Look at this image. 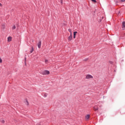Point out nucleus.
<instances>
[{
  "label": "nucleus",
  "instance_id": "obj_1",
  "mask_svg": "<svg viewBox=\"0 0 125 125\" xmlns=\"http://www.w3.org/2000/svg\"><path fill=\"white\" fill-rule=\"evenodd\" d=\"M85 79L87 80H89V79H93V76L90 74H88L85 76Z\"/></svg>",
  "mask_w": 125,
  "mask_h": 125
},
{
  "label": "nucleus",
  "instance_id": "obj_2",
  "mask_svg": "<svg viewBox=\"0 0 125 125\" xmlns=\"http://www.w3.org/2000/svg\"><path fill=\"white\" fill-rule=\"evenodd\" d=\"M72 39H73V36L71 34L68 37V41H69V42H71V41H72Z\"/></svg>",
  "mask_w": 125,
  "mask_h": 125
},
{
  "label": "nucleus",
  "instance_id": "obj_3",
  "mask_svg": "<svg viewBox=\"0 0 125 125\" xmlns=\"http://www.w3.org/2000/svg\"><path fill=\"white\" fill-rule=\"evenodd\" d=\"M49 72L48 70H45L43 72V75H49Z\"/></svg>",
  "mask_w": 125,
  "mask_h": 125
},
{
  "label": "nucleus",
  "instance_id": "obj_4",
  "mask_svg": "<svg viewBox=\"0 0 125 125\" xmlns=\"http://www.w3.org/2000/svg\"><path fill=\"white\" fill-rule=\"evenodd\" d=\"M42 46V41H40L38 43V48H41V46Z\"/></svg>",
  "mask_w": 125,
  "mask_h": 125
},
{
  "label": "nucleus",
  "instance_id": "obj_5",
  "mask_svg": "<svg viewBox=\"0 0 125 125\" xmlns=\"http://www.w3.org/2000/svg\"><path fill=\"white\" fill-rule=\"evenodd\" d=\"M7 40H8V42H11V41H12V37H11L10 36L8 37L7 38Z\"/></svg>",
  "mask_w": 125,
  "mask_h": 125
},
{
  "label": "nucleus",
  "instance_id": "obj_6",
  "mask_svg": "<svg viewBox=\"0 0 125 125\" xmlns=\"http://www.w3.org/2000/svg\"><path fill=\"white\" fill-rule=\"evenodd\" d=\"M94 111H98V106L97 105H95L94 106Z\"/></svg>",
  "mask_w": 125,
  "mask_h": 125
},
{
  "label": "nucleus",
  "instance_id": "obj_7",
  "mask_svg": "<svg viewBox=\"0 0 125 125\" xmlns=\"http://www.w3.org/2000/svg\"><path fill=\"white\" fill-rule=\"evenodd\" d=\"M90 116L89 115H87L86 116H85V120L86 121H88V119H89Z\"/></svg>",
  "mask_w": 125,
  "mask_h": 125
},
{
  "label": "nucleus",
  "instance_id": "obj_8",
  "mask_svg": "<svg viewBox=\"0 0 125 125\" xmlns=\"http://www.w3.org/2000/svg\"><path fill=\"white\" fill-rule=\"evenodd\" d=\"M76 34H78V32L75 31L74 32V37H73L74 39H76Z\"/></svg>",
  "mask_w": 125,
  "mask_h": 125
},
{
  "label": "nucleus",
  "instance_id": "obj_9",
  "mask_svg": "<svg viewBox=\"0 0 125 125\" xmlns=\"http://www.w3.org/2000/svg\"><path fill=\"white\" fill-rule=\"evenodd\" d=\"M1 27H2V29H5V25L4 24H2Z\"/></svg>",
  "mask_w": 125,
  "mask_h": 125
},
{
  "label": "nucleus",
  "instance_id": "obj_10",
  "mask_svg": "<svg viewBox=\"0 0 125 125\" xmlns=\"http://www.w3.org/2000/svg\"><path fill=\"white\" fill-rule=\"evenodd\" d=\"M0 122L2 123V124H4V123H5V121L3 119L1 120Z\"/></svg>",
  "mask_w": 125,
  "mask_h": 125
},
{
  "label": "nucleus",
  "instance_id": "obj_11",
  "mask_svg": "<svg viewBox=\"0 0 125 125\" xmlns=\"http://www.w3.org/2000/svg\"><path fill=\"white\" fill-rule=\"evenodd\" d=\"M34 51V47H32L31 50H30V53H32Z\"/></svg>",
  "mask_w": 125,
  "mask_h": 125
},
{
  "label": "nucleus",
  "instance_id": "obj_12",
  "mask_svg": "<svg viewBox=\"0 0 125 125\" xmlns=\"http://www.w3.org/2000/svg\"><path fill=\"white\" fill-rule=\"evenodd\" d=\"M68 32H69V33H70V34L72 35V29H68Z\"/></svg>",
  "mask_w": 125,
  "mask_h": 125
},
{
  "label": "nucleus",
  "instance_id": "obj_13",
  "mask_svg": "<svg viewBox=\"0 0 125 125\" xmlns=\"http://www.w3.org/2000/svg\"><path fill=\"white\" fill-rule=\"evenodd\" d=\"M123 27H125V21H124L123 23Z\"/></svg>",
  "mask_w": 125,
  "mask_h": 125
},
{
  "label": "nucleus",
  "instance_id": "obj_14",
  "mask_svg": "<svg viewBox=\"0 0 125 125\" xmlns=\"http://www.w3.org/2000/svg\"><path fill=\"white\" fill-rule=\"evenodd\" d=\"M48 62V60H45V64H47Z\"/></svg>",
  "mask_w": 125,
  "mask_h": 125
},
{
  "label": "nucleus",
  "instance_id": "obj_15",
  "mask_svg": "<svg viewBox=\"0 0 125 125\" xmlns=\"http://www.w3.org/2000/svg\"><path fill=\"white\" fill-rule=\"evenodd\" d=\"M13 30H14L15 29H16V26L15 25H14L12 27Z\"/></svg>",
  "mask_w": 125,
  "mask_h": 125
},
{
  "label": "nucleus",
  "instance_id": "obj_16",
  "mask_svg": "<svg viewBox=\"0 0 125 125\" xmlns=\"http://www.w3.org/2000/svg\"><path fill=\"white\" fill-rule=\"evenodd\" d=\"M26 105L28 106L29 105V103L28 102V101H26V103H25Z\"/></svg>",
  "mask_w": 125,
  "mask_h": 125
},
{
  "label": "nucleus",
  "instance_id": "obj_17",
  "mask_svg": "<svg viewBox=\"0 0 125 125\" xmlns=\"http://www.w3.org/2000/svg\"><path fill=\"white\" fill-rule=\"evenodd\" d=\"M93 2H96V0H91Z\"/></svg>",
  "mask_w": 125,
  "mask_h": 125
},
{
  "label": "nucleus",
  "instance_id": "obj_18",
  "mask_svg": "<svg viewBox=\"0 0 125 125\" xmlns=\"http://www.w3.org/2000/svg\"><path fill=\"white\" fill-rule=\"evenodd\" d=\"M2 60H1V59L0 58V63H2Z\"/></svg>",
  "mask_w": 125,
  "mask_h": 125
},
{
  "label": "nucleus",
  "instance_id": "obj_19",
  "mask_svg": "<svg viewBox=\"0 0 125 125\" xmlns=\"http://www.w3.org/2000/svg\"><path fill=\"white\" fill-rule=\"evenodd\" d=\"M109 63L110 64H113V62H111V61H109Z\"/></svg>",
  "mask_w": 125,
  "mask_h": 125
},
{
  "label": "nucleus",
  "instance_id": "obj_20",
  "mask_svg": "<svg viewBox=\"0 0 125 125\" xmlns=\"http://www.w3.org/2000/svg\"><path fill=\"white\" fill-rule=\"evenodd\" d=\"M125 0H121V1H122V2H124V1H125Z\"/></svg>",
  "mask_w": 125,
  "mask_h": 125
},
{
  "label": "nucleus",
  "instance_id": "obj_21",
  "mask_svg": "<svg viewBox=\"0 0 125 125\" xmlns=\"http://www.w3.org/2000/svg\"><path fill=\"white\" fill-rule=\"evenodd\" d=\"M0 6H2V4L0 3Z\"/></svg>",
  "mask_w": 125,
  "mask_h": 125
},
{
  "label": "nucleus",
  "instance_id": "obj_22",
  "mask_svg": "<svg viewBox=\"0 0 125 125\" xmlns=\"http://www.w3.org/2000/svg\"><path fill=\"white\" fill-rule=\"evenodd\" d=\"M25 63L26 64V58H25Z\"/></svg>",
  "mask_w": 125,
  "mask_h": 125
}]
</instances>
